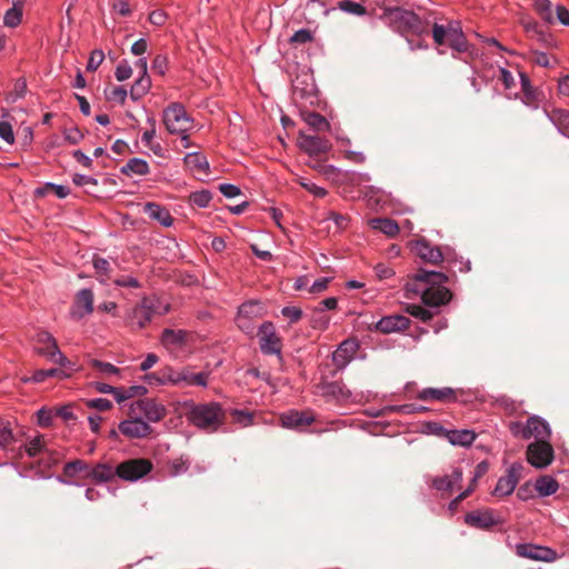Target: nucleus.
Segmentation results:
<instances>
[{
	"mask_svg": "<svg viewBox=\"0 0 569 569\" xmlns=\"http://www.w3.org/2000/svg\"><path fill=\"white\" fill-rule=\"evenodd\" d=\"M186 416L193 426L207 432L217 431L226 419V412L218 402L192 405Z\"/></svg>",
	"mask_w": 569,
	"mask_h": 569,
	"instance_id": "f257e3e1",
	"label": "nucleus"
},
{
	"mask_svg": "<svg viewBox=\"0 0 569 569\" xmlns=\"http://www.w3.org/2000/svg\"><path fill=\"white\" fill-rule=\"evenodd\" d=\"M383 19L395 31L401 34L419 36L428 32L427 23L415 12L399 7L385 9Z\"/></svg>",
	"mask_w": 569,
	"mask_h": 569,
	"instance_id": "f03ea898",
	"label": "nucleus"
},
{
	"mask_svg": "<svg viewBox=\"0 0 569 569\" xmlns=\"http://www.w3.org/2000/svg\"><path fill=\"white\" fill-rule=\"evenodd\" d=\"M163 124L170 133H186L191 128V118L181 103L173 102L163 110Z\"/></svg>",
	"mask_w": 569,
	"mask_h": 569,
	"instance_id": "7ed1b4c3",
	"label": "nucleus"
},
{
	"mask_svg": "<svg viewBox=\"0 0 569 569\" xmlns=\"http://www.w3.org/2000/svg\"><path fill=\"white\" fill-rule=\"evenodd\" d=\"M526 456L531 466L543 469L553 461L555 451L548 440H536L527 447Z\"/></svg>",
	"mask_w": 569,
	"mask_h": 569,
	"instance_id": "20e7f679",
	"label": "nucleus"
},
{
	"mask_svg": "<svg viewBox=\"0 0 569 569\" xmlns=\"http://www.w3.org/2000/svg\"><path fill=\"white\" fill-rule=\"evenodd\" d=\"M152 470V463L148 459H130L121 462L116 468L119 478L127 481H136Z\"/></svg>",
	"mask_w": 569,
	"mask_h": 569,
	"instance_id": "39448f33",
	"label": "nucleus"
},
{
	"mask_svg": "<svg viewBox=\"0 0 569 569\" xmlns=\"http://www.w3.org/2000/svg\"><path fill=\"white\" fill-rule=\"evenodd\" d=\"M39 341L48 343L47 348L38 349L39 355L47 357L62 368L73 369L72 362L59 350L56 339L49 332H39Z\"/></svg>",
	"mask_w": 569,
	"mask_h": 569,
	"instance_id": "423d86ee",
	"label": "nucleus"
},
{
	"mask_svg": "<svg viewBox=\"0 0 569 569\" xmlns=\"http://www.w3.org/2000/svg\"><path fill=\"white\" fill-rule=\"evenodd\" d=\"M39 341L48 343L47 348L38 349L39 355L47 357L62 368L73 369L72 362L59 350L56 339L49 332H39Z\"/></svg>",
	"mask_w": 569,
	"mask_h": 569,
	"instance_id": "0eeeda50",
	"label": "nucleus"
},
{
	"mask_svg": "<svg viewBox=\"0 0 569 569\" xmlns=\"http://www.w3.org/2000/svg\"><path fill=\"white\" fill-rule=\"evenodd\" d=\"M298 146L311 157H320L331 149V143L328 139L307 134L302 131L298 136Z\"/></svg>",
	"mask_w": 569,
	"mask_h": 569,
	"instance_id": "6e6552de",
	"label": "nucleus"
},
{
	"mask_svg": "<svg viewBox=\"0 0 569 569\" xmlns=\"http://www.w3.org/2000/svg\"><path fill=\"white\" fill-rule=\"evenodd\" d=\"M260 349L266 355H279L281 351V340L276 333L274 326L266 321L259 328Z\"/></svg>",
	"mask_w": 569,
	"mask_h": 569,
	"instance_id": "1a4fd4ad",
	"label": "nucleus"
},
{
	"mask_svg": "<svg viewBox=\"0 0 569 569\" xmlns=\"http://www.w3.org/2000/svg\"><path fill=\"white\" fill-rule=\"evenodd\" d=\"M523 466L521 463H513L507 471V475L501 477L495 488L496 496H509L513 492L517 483L522 477Z\"/></svg>",
	"mask_w": 569,
	"mask_h": 569,
	"instance_id": "9d476101",
	"label": "nucleus"
},
{
	"mask_svg": "<svg viewBox=\"0 0 569 569\" xmlns=\"http://www.w3.org/2000/svg\"><path fill=\"white\" fill-rule=\"evenodd\" d=\"M517 555L536 561L551 562L556 560L557 552L548 547L530 543H520L516 547Z\"/></svg>",
	"mask_w": 569,
	"mask_h": 569,
	"instance_id": "9b49d317",
	"label": "nucleus"
},
{
	"mask_svg": "<svg viewBox=\"0 0 569 569\" xmlns=\"http://www.w3.org/2000/svg\"><path fill=\"white\" fill-rule=\"evenodd\" d=\"M550 435L549 425L537 416L530 417L526 426L521 428V438L526 440L531 437H535L537 440H548Z\"/></svg>",
	"mask_w": 569,
	"mask_h": 569,
	"instance_id": "f8f14e48",
	"label": "nucleus"
},
{
	"mask_svg": "<svg viewBox=\"0 0 569 569\" xmlns=\"http://www.w3.org/2000/svg\"><path fill=\"white\" fill-rule=\"evenodd\" d=\"M412 251L425 262L439 264L443 260V254L439 247L432 246L426 239H420L412 246Z\"/></svg>",
	"mask_w": 569,
	"mask_h": 569,
	"instance_id": "ddd939ff",
	"label": "nucleus"
},
{
	"mask_svg": "<svg viewBox=\"0 0 569 569\" xmlns=\"http://www.w3.org/2000/svg\"><path fill=\"white\" fill-rule=\"evenodd\" d=\"M451 292L445 287H429L421 293V300L427 307H440L451 300Z\"/></svg>",
	"mask_w": 569,
	"mask_h": 569,
	"instance_id": "4468645a",
	"label": "nucleus"
},
{
	"mask_svg": "<svg viewBox=\"0 0 569 569\" xmlns=\"http://www.w3.org/2000/svg\"><path fill=\"white\" fill-rule=\"evenodd\" d=\"M208 376L204 372L194 373L190 370L172 371L169 380L177 386H202L207 385Z\"/></svg>",
	"mask_w": 569,
	"mask_h": 569,
	"instance_id": "2eb2a0df",
	"label": "nucleus"
},
{
	"mask_svg": "<svg viewBox=\"0 0 569 569\" xmlns=\"http://www.w3.org/2000/svg\"><path fill=\"white\" fill-rule=\"evenodd\" d=\"M93 311V292L90 289H81L74 300L71 315L76 319H81Z\"/></svg>",
	"mask_w": 569,
	"mask_h": 569,
	"instance_id": "dca6fc26",
	"label": "nucleus"
},
{
	"mask_svg": "<svg viewBox=\"0 0 569 569\" xmlns=\"http://www.w3.org/2000/svg\"><path fill=\"white\" fill-rule=\"evenodd\" d=\"M410 325V319L402 315H391L381 318L376 323V329L382 333H392L407 329Z\"/></svg>",
	"mask_w": 569,
	"mask_h": 569,
	"instance_id": "f3484780",
	"label": "nucleus"
},
{
	"mask_svg": "<svg viewBox=\"0 0 569 569\" xmlns=\"http://www.w3.org/2000/svg\"><path fill=\"white\" fill-rule=\"evenodd\" d=\"M119 431L128 438H144L152 428L143 420H124L119 425Z\"/></svg>",
	"mask_w": 569,
	"mask_h": 569,
	"instance_id": "a211bd4d",
	"label": "nucleus"
},
{
	"mask_svg": "<svg viewBox=\"0 0 569 569\" xmlns=\"http://www.w3.org/2000/svg\"><path fill=\"white\" fill-rule=\"evenodd\" d=\"M280 420L286 428L299 429L311 425L313 416L310 412L291 410L282 413Z\"/></svg>",
	"mask_w": 569,
	"mask_h": 569,
	"instance_id": "6ab92c4d",
	"label": "nucleus"
},
{
	"mask_svg": "<svg viewBox=\"0 0 569 569\" xmlns=\"http://www.w3.org/2000/svg\"><path fill=\"white\" fill-rule=\"evenodd\" d=\"M152 308L153 305L150 300H141L131 311L132 325L139 329L144 328L152 320Z\"/></svg>",
	"mask_w": 569,
	"mask_h": 569,
	"instance_id": "aec40b11",
	"label": "nucleus"
},
{
	"mask_svg": "<svg viewBox=\"0 0 569 569\" xmlns=\"http://www.w3.org/2000/svg\"><path fill=\"white\" fill-rule=\"evenodd\" d=\"M466 523L479 529H489L499 523L491 510L472 511L466 515Z\"/></svg>",
	"mask_w": 569,
	"mask_h": 569,
	"instance_id": "412c9836",
	"label": "nucleus"
},
{
	"mask_svg": "<svg viewBox=\"0 0 569 569\" xmlns=\"http://www.w3.org/2000/svg\"><path fill=\"white\" fill-rule=\"evenodd\" d=\"M418 399L422 401L438 400V401H453L456 400L455 391L451 388H426L418 392Z\"/></svg>",
	"mask_w": 569,
	"mask_h": 569,
	"instance_id": "4be33fe9",
	"label": "nucleus"
},
{
	"mask_svg": "<svg viewBox=\"0 0 569 569\" xmlns=\"http://www.w3.org/2000/svg\"><path fill=\"white\" fill-rule=\"evenodd\" d=\"M448 46L458 52L467 49L466 39L458 23L450 22L446 27Z\"/></svg>",
	"mask_w": 569,
	"mask_h": 569,
	"instance_id": "5701e85b",
	"label": "nucleus"
},
{
	"mask_svg": "<svg viewBox=\"0 0 569 569\" xmlns=\"http://www.w3.org/2000/svg\"><path fill=\"white\" fill-rule=\"evenodd\" d=\"M188 332L184 330L164 329L161 335V343L166 348H179L186 345Z\"/></svg>",
	"mask_w": 569,
	"mask_h": 569,
	"instance_id": "b1692460",
	"label": "nucleus"
},
{
	"mask_svg": "<svg viewBox=\"0 0 569 569\" xmlns=\"http://www.w3.org/2000/svg\"><path fill=\"white\" fill-rule=\"evenodd\" d=\"M413 279L419 282H426L430 284V287H442L441 284L448 281V277L438 271H429L426 269H419Z\"/></svg>",
	"mask_w": 569,
	"mask_h": 569,
	"instance_id": "393cba45",
	"label": "nucleus"
},
{
	"mask_svg": "<svg viewBox=\"0 0 569 569\" xmlns=\"http://www.w3.org/2000/svg\"><path fill=\"white\" fill-rule=\"evenodd\" d=\"M144 211L150 218L159 221L164 227H170L173 223V218L169 211L157 203H147Z\"/></svg>",
	"mask_w": 569,
	"mask_h": 569,
	"instance_id": "a878e982",
	"label": "nucleus"
},
{
	"mask_svg": "<svg viewBox=\"0 0 569 569\" xmlns=\"http://www.w3.org/2000/svg\"><path fill=\"white\" fill-rule=\"evenodd\" d=\"M144 418L151 422H158L166 416V409L153 399H143Z\"/></svg>",
	"mask_w": 569,
	"mask_h": 569,
	"instance_id": "bb28decb",
	"label": "nucleus"
},
{
	"mask_svg": "<svg viewBox=\"0 0 569 569\" xmlns=\"http://www.w3.org/2000/svg\"><path fill=\"white\" fill-rule=\"evenodd\" d=\"M369 226L379 230L388 237H395L399 232V226L397 222L389 218H373L369 220Z\"/></svg>",
	"mask_w": 569,
	"mask_h": 569,
	"instance_id": "cd10ccee",
	"label": "nucleus"
},
{
	"mask_svg": "<svg viewBox=\"0 0 569 569\" xmlns=\"http://www.w3.org/2000/svg\"><path fill=\"white\" fill-rule=\"evenodd\" d=\"M535 488L539 496L547 497L553 495L559 489V483L551 476L545 475L536 480Z\"/></svg>",
	"mask_w": 569,
	"mask_h": 569,
	"instance_id": "c85d7f7f",
	"label": "nucleus"
},
{
	"mask_svg": "<svg viewBox=\"0 0 569 569\" xmlns=\"http://www.w3.org/2000/svg\"><path fill=\"white\" fill-rule=\"evenodd\" d=\"M549 118L558 130L569 138V111L565 109H552Z\"/></svg>",
	"mask_w": 569,
	"mask_h": 569,
	"instance_id": "c756f323",
	"label": "nucleus"
},
{
	"mask_svg": "<svg viewBox=\"0 0 569 569\" xmlns=\"http://www.w3.org/2000/svg\"><path fill=\"white\" fill-rule=\"evenodd\" d=\"M447 438L453 446L467 447L473 442L476 435L473 431L467 429L451 430L447 433Z\"/></svg>",
	"mask_w": 569,
	"mask_h": 569,
	"instance_id": "7c9ffc66",
	"label": "nucleus"
},
{
	"mask_svg": "<svg viewBox=\"0 0 569 569\" xmlns=\"http://www.w3.org/2000/svg\"><path fill=\"white\" fill-rule=\"evenodd\" d=\"M23 0H12V8L7 10L3 23L9 28L17 27L22 19Z\"/></svg>",
	"mask_w": 569,
	"mask_h": 569,
	"instance_id": "2f4dec72",
	"label": "nucleus"
},
{
	"mask_svg": "<svg viewBox=\"0 0 569 569\" xmlns=\"http://www.w3.org/2000/svg\"><path fill=\"white\" fill-rule=\"evenodd\" d=\"M121 172L127 176H144L149 172V166L147 161L142 159L132 158L127 162L124 167L121 168Z\"/></svg>",
	"mask_w": 569,
	"mask_h": 569,
	"instance_id": "473e14b6",
	"label": "nucleus"
},
{
	"mask_svg": "<svg viewBox=\"0 0 569 569\" xmlns=\"http://www.w3.org/2000/svg\"><path fill=\"white\" fill-rule=\"evenodd\" d=\"M535 10L537 14L547 23L553 24L556 18L553 17L552 3L550 0H536Z\"/></svg>",
	"mask_w": 569,
	"mask_h": 569,
	"instance_id": "72a5a7b5",
	"label": "nucleus"
},
{
	"mask_svg": "<svg viewBox=\"0 0 569 569\" xmlns=\"http://www.w3.org/2000/svg\"><path fill=\"white\" fill-rule=\"evenodd\" d=\"M184 163L197 172H207L209 169L206 157L198 152L188 153L184 157Z\"/></svg>",
	"mask_w": 569,
	"mask_h": 569,
	"instance_id": "f704fd0d",
	"label": "nucleus"
},
{
	"mask_svg": "<svg viewBox=\"0 0 569 569\" xmlns=\"http://www.w3.org/2000/svg\"><path fill=\"white\" fill-rule=\"evenodd\" d=\"M307 124L318 132H325L330 129V123L320 113L309 112L305 116Z\"/></svg>",
	"mask_w": 569,
	"mask_h": 569,
	"instance_id": "c9c22d12",
	"label": "nucleus"
},
{
	"mask_svg": "<svg viewBox=\"0 0 569 569\" xmlns=\"http://www.w3.org/2000/svg\"><path fill=\"white\" fill-rule=\"evenodd\" d=\"M78 473L90 476V467L86 461L77 459L68 462L63 468V475L66 477L72 478Z\"/></svg>",
	"mask_w": 569,
	"mask_h": 569,
	"instance_id": "e433bc0d",
	"label": "nucleus"
},
{
	"mask_svg": "<svg viewBox=\"0 0 569 569\" xmlns=\"http://www.w3.org/2000/svg\"><path fill=\"white\" fill-rule=\"evenodd\" d=\"M151 80L148 76H141L131 87L130 97L132 100H139L150 89Z\"/></svg>",
	"mask_w": 569,
	"mask_h": 569,
	"instance_id": "4c0bfd02",
	"label": "nucleus"
},
{
	"mask_svg": "<svg viewBox=\"0 0 569 569\" xmlns=\"http://www.w3.org/2000/svg\"><path fill=\"white\" fill-rule=\"evenodd\" d=\"M90 476L98 481L111 480L116 473V469L106 463L97 465L94 468H90Z\"/></svg>",
	"mask_w": 569,
	"mask_h": 569,
	"instance_id": "58836bf2",
	"label": "nucleus"
},
{
	"mask_svg": "<svg viewBox=\"0 0 569 569\" xmlns=\"http://www.w3.org/2000/svg\"><path fill=\"white\" fill-rule=\"evenodd\" d=\"M68 376L69 375L66 373L62 369H56V368H51V369H47V370L41 369V370H37L32 375L30 380H32L33 382H43L50 377H57L59 379H63Z\"/></svg>",
	"mask_w": 569,
	"mask_h": 569,
	"instance_id": "ea45409f",
	"label": "nucleus"
},
{
	"mask_svg": "<svg viewBox=\"0 0 569 569\" xmlns=\"http://www.w3.org/2000/svg\"><path fill=\"white\" fill-rule=\"evenodd\" d=\"M330 318L323 312V308H315L310 318L311 327L325 330L328 327Z\"/></svg>",
	"mask_w": 569,
	"mask_h": 569,
	"instance_id": "a19ab883",
	"label": "nucleus"
},
{
	"mask_svg": "<svg viewBox=\"0 0 569 569\" xmlns=\"http://www.w3.org/2000/svg\"><path fill=\"white\" fill-rule=\"evenodd\" d=\"M90 366L102 377H109L119 373V369L113 365L97 359H91Z\"/></svg>",
	"mask_w": 569,
	"mask_h": 569,
	"instance_id": "79ce46f5",
	"label": "nucleus"
},
{
	"mask_svg": "<svg viewBox=\"0 0 569 569\" xmlns=\"http://www.w3.org/2000/svg\"><path fill=\"white\" fill-rule=\"evenodd\" d=\"M406 311L422 322H428L433 318V313L431 311L419 305H407Z\"/></svg>",
	"mask_w": 569,
	"mask_h": 569,
	"instance_id": "37998d69",
	"label": "nucleus"
},
{
	"mask_svg": "<svg viewBox=\"0 0 569 569\" xmlns=\"http://www.w3.org/2000/svg\"><path fill=\"white\" fill-rule=\"evenodd\" d=\"M48 191H53L60 199L66 198L70 193V189L68 187L54 183H46L42 188L37 189L36 193L38 196H44Z\"/></svg>",
	"mask_w": 569,
	"mask_h": 569,
	"instance_id": "c03bdc74",
	"label": "nucleus"
},
{
	"mask_svg": "<svg viewBox=\"0 0 569 569\" xmlns=\"http://www.w3.org/2000/svg\"><path fill=\"white\" fill-rule=\"evenodd\" d=\"M338 7L342 11L348 12L350 14H355V16H363L367 12L366 8L362 4L350 1V0L339 1Z\"/></svg>",
	"mask_w": 569,
	"mask_h": 569,
	"instance_id": "a18cd8bd",
	"label": "nucleus"
},
{
	"mask_svg": "<svg viewBox=\"0 0 569 569\" xmlns=\"http://www.w3.org/2000/svg\"><path fill=\"white\" fill-rule=\"evenodd\" d=\"M26 451L28 453L29 457H36L37 455H39L40 452H48V453H51L42 443V437H37L34 439H32L27 446H26Z\"/></svg>",
	"mask_w": 569,
	"mask_h": 569,
	"instance_id": "49530a36",
	"label": "nucleus"
},
{
	"mask_svg": "<svg viewBox=\"0 0 569 569\" xmlns=\"http://www.w3.org/2000/svg\"><path fill=\"white\" fill-rule=\"evenodd\" d=\"M432 38L438 46H448L446 26L433 23Z\"/></svg>",
	"mask_w": 569,
	"mask_h": 569,
	"instance_id": "de8ad7c7",
	"label": "nucleus"
},
{
	"mask_svg": "<svg viewBox=\"0 0 569 569\" xmlns=\"http://www.w3.org/2000/svg\"><path fill=\"white\" fill-rule=\"evenodd\" d=\"M143 399L134 401L130 405L128 411V420H143L144 416Z\"/></svg>",
	"mask_w": 569,
	"mask_h": 569,
	"instance_id": "09e8293b",
	"label": "nucleus"
},
{
	"mask_svg": "<svg viewBox=\"0 0 569 569\" xmlns=\"http://www.w3.org/2000/svg\"><path fill=\"white\" fill-rule=\"evenodd\" d=\"M13 440L12 430L9 422L0 420V447L8 446Z\"/></svg>",
	"mask_w": 569,
	"mask_h": 569,
	"instance_id": "8fccbe9b",
	"label": "nucleus"
},
{
	"mask_svg": "<svg viewBox=\"0 0 569 569\" xmlns=\"http://www.w3.org/2000/svg\"><path fill=\"white\" fill-rule=\"evenodd\" d=\"M211 198H212L211 193L207 190L193 192L190 196L192 203H194L196 206L201 207V208L207 207L209 204Z\"/></svg>",
	"mask_w": 569,
	"mask_h": 569,
	"instance_id": "3c124183",
	"label": "nucleus"
},
{
	"mask_svg": "<svg viewBox=\"0 0 569 569\" xmlns=\"http://www.w3.org/2000/svg\"><path fill=\"white\" fill-rule=\"evenodd\" d=\"M114 76L118 81H124L132 76V68L127 61H121L116 68Z\"/></svg>",
	"mask_w": 569,
	"mask_h": 569,
	"instance_id": "603ef678",
	"label": "nucleus"
},
{
	"mask_svg": "<svg viewBox=\"0 0 569 569\" xmlns=\"http://www.w3.org/2000/svg\"><path fill=\"white\" fill-rule=\"evenodd\" d=\"M104 59V53L101 50H93L90 54L87 70L88 71H96L98 67L102 63Z\"/></svg>",
	"mask_w": 569,
	"mask_h": 569,
	"instance_id": "864d4df0",
	"label": "nucleus"
},
{
	"mask_svg": "<svg viewBox=\"0 0 569 569\" xmlns=\"http://www.w3.org/2000/svg\"><path fill=\"white\" fill-rule=\"evenodd\" d=\"M168 66V58L163 54H158L154 57L152 61V70L157 72L160 76H163L166 73Z\"/></svg>",
	"mask_w": 569,
	"mask_h": 569,
	"instance_id": "5fc2aeb1",
	"label": "nucleus"
},
{
	"mask_svg": "<svg viewBox=\"0 0 569 569\" xmlns=\"http://www.w3.org/2000/svg\"><path fill=\"white\" fill-rule=\"evenodd\" d=\"M87 406L89 408H93L99 411H107L112 408V402L108 399L98 398V399L88 400Z\"/></svg>",
	"mask_w": 569,
	"mask_h": 569,
	"instance_id": "6e6d98bb",
	"label": "nucleus"
},
{
	"mask_svg": "<svg viewBox=\"0 0 569 569\" xmlns=\"http://www.w3.org/2000/svg\"><path fill=\"white\" fill-rule=\"evenodd\" d=\"M281 313L283 317L288 318L290 320V322H297L301 319L302 317V310L298 307H284L282 310H281Z\"/></svg>",
	"mask_w": 569,
	"mask_h": 569,
	"instance_id": "4d7b16f0",
	"label": "nucleus"
},
{
	"mask_svg": "<svg viewBox=\"0 0 569 569\" xmlns=\"http://www.w3.org/2000/svg\"><path fill=\"white\" fill-rule=\"evenodd\" d=\"M300 186L302 188H305L306 190H308L309 192L313 193L316 197L322 198L327 194L326 189L318 187L315 183H312L306 179H302L300 181Z\"/></svg>",
	"mask_w": 569,
	"mask_h": 569,
	"instance_id": "13d9d810",
	"label": "nucleus"
},
{
	"mask_svg": "<svg viewBox=\"0 0 569 569\" xmlns=\"http://www.w3.org/2000/svg\"><path fill=\"white\" fill-rule=\"evenodd\" d=\"M312 40V34L307 29H300L290 39L292 43H307Z\"/></svg>",
	"mask_w": 569,
	"mask_h": 569,
	"instance_id": "bf43d9fd",
	"label": "nucleus"
},
{
	"mask_svg": "<svg viewBox=\"0 0 569 569\" xmlns=\"http://www.w3.org/2000/svg\"><path fill=\"white\" fill-rule=\"evenodd\" d=\"M93 267L99 274L108 276L110 263L107 259L97 257L93 259Z\"/></svg>",
	"mask_w": 569,
	"mask_h": 569,
	"instance_id": "052dcab7",
	"label": "nucleus"
},
{
	"mask_svg": "<svg viewBox=\"0 0 569 569\" xmlns=\"http://www.w3.org/2000/svg\"><path fill=\"white\" fill-rule=\"evenodd\" d=\"M257 303L254 302H246L239 307L238 317L239 318H250L256 315Z\"/></svg>",
	"mask_w": 569,
	"mask_h": 569,
	"instance_id": "680f3d73",
	"label": "nucleus"
},
{
	"mask_svg": "<svg viewBox=\"0 0 569 569\" xmlns=\"http://www.w3.org/2000/svg\"><path fill=\"white\" fill-rule=\"evenodd\" d=\"M82 138L83 134L80 132L78 128H71L64 131V139L71 144L79 143Z\"/></svg>",
	"mask_w": 569,
	"mask_h": 569,
	"instance_id": "e2e57ef3",
	"label": "nucleus"
},
{
	"mask_svg": "<svg viewBox=\"0 0 569 569\" xmlns=\"http://www.w3.org/2000/svg\"><path fill=\"white\" fill-rule=\"evenodd\" d=\"M220 192L227 198H234L241 193L240 189L230 183H222L219 186Z\"/></svg>",
	"mask_w": 569,
	"mask_h": 569,
	"instance_id": "0e129e2a",
	"label": "nucleus"
},
{
	"mask_svg": "<svg viewBox=\"0 0 569 569\" xmlns=\"http://www.w3.org/2000/svg\"><path fill=\"white\" fill-rule=\"evenodd\" d=\"M0 137L9 143L14 140L12 127L8 122H0Z\"/></svg>",
	"mask_w": 569,
	"mask_h": 569,
	"instance_id": "69168bd1",
	"label": "nucleus"
},
{
	"mask_svg": "<svg viewBox=\"0 0 569 569\" xmlns=\"http://www.w3.org/2000/svg\"><path fill=\"white\" fill-rule=\"evenodd\" d=\"M72 181L74 184H77L79 187H86V186L96 187L98 184L96 179L84 176V174H74Z\"/></svg>",
	"mask_w": 569,
	"mask_h": 569,
	"instance_id": "338daca9",
	"label": "nucleus"
},
{
	"mask_svg": "<svg viewBox=\"0 0 569 569\" xmlns=\"http://www.w3.org/2000/svg\"><path fill=\"white\" fill-rule=\"evenodd\" d=\"M329 219H331L338 229H345L348 226V217L338 212H330Z\"/></svg>",
	"mask_w": 569,
	"mask_h": 569,
	"instance_id": "774afa93",
	"label": "nucleus"
}]
</instances>
